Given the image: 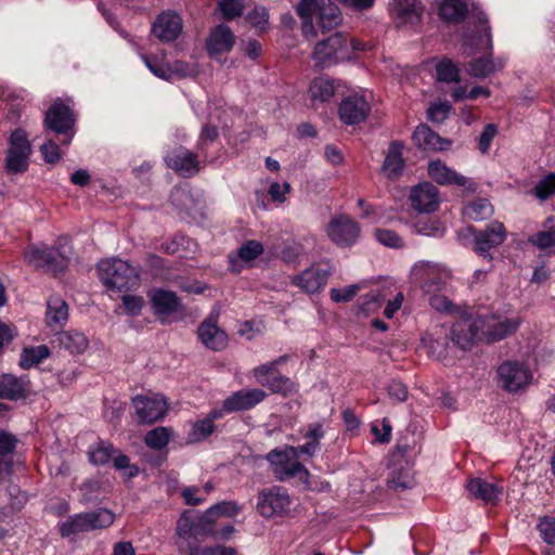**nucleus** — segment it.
Listing matches in <instances>:
<instances>
[{
    "label": "nucleus",
    "instance_id": "f257e3e1",
    "mask_svg": "<svg viewBox=\"0 0 555 555\" xmlns=\"http://www.w3.org/2000/svg\"><path fill=\"white\" fill-rule=\"evenodd\" d=\"M519 327L515 319H500L494 315H462L451 328V337L455 346L466 344L491 345L513 335Z\"/></svg>",
    "mask_w": 555,
    "mask_h": 555
},
{
    "label": "nucleus",
    "instance_id": "f03ea898",
    "mask_svg": "<svg viewBox=\"0 0 555 555\" xmlns=\"http://www.w3.org/2000/svg\"><path fill=\"white\" fill-rule=\"evenodd\" d=\"M99 279L105 288L113 293H128L140 285L135 267L120 258L101 260L98 263Z\"/></svg>",
    "mask_w": 555,
    "mask_h": 555
},
{
    "label": "nucleus",
    "instance_id": "7ed1b4c3",
    "mask_svg": "<svg viewBox=\"0 0 555 555\" xmlns=\"http://www.w3.org/2000/svg\"><path fill=\"white\" fill-rule=\"evenodd\" d=\"M59 238L53 246L31 244L25 253L26 261L37 271L59 275L64 273L70 262V256L65 250V244Z\"/></svg>",
    "mask_w": 555,
    "mask_h": 555
},
{
    "label": "nucleus",
    "instance_id": "20e7f679",
    "mask_svg": "<svg viewBox=\"0 0 555 555\" xmlns=\"http://www.w3.org/2000/svg\"><path fill=\"white\" fill-rule=\"evenodd\" d=\"M463 244L469 246L479 257L491 261L492 249L504 243L506 230L503 223L494 221L485 229L468 225L460 232Z\"/></svg>",
    "mask_w": 555,
    "mask_h": 555
},
{
    "label": "nucleus",
    "instance_id": "39448f33",
    "mask_svg": "<svg viewBox=\"0 0 555 555\" xmlns=\"http://www.w3.org/2000/svg\"><path fill=\"white\" fill-rule=\"evenodd\" d=\"M416 446L415 440L412 443L400 439L396 449L390 455L388 465L389 474L387 477L388 488L395 491H404L415 485L412 464L405 459V455Z\"/></svg>",
    "mask_w": 555,
    "mask_h": 555
},
{
    "label": "nucleus",
    "instance_id": "423d86ee",
    "mask_svg": "<svg viewBox=\"0 0 555 555\" xmlns=\"http://www.w3.org/2000/svg\"><path fill=\"white\" fill-rule=\"evenodd\" d=\"M312 57L315 65L321 68H328L340 62L351 59L349 37L336 31L314 47Z\"/></svg>",
    "mask_w": 555,
    "mask_h": 555
},
{
    "label": "nucleus",
    "instance_id": "0eeeda50",
    "mask_svg": "<svg viewBox=\"0 0 555 555\" xmlns=\"http://www.w3.org/2000/svg\"><path fill=\"white\" fill-rule=\"evenodd\" d=\"M461 51L465 56L493 50L491 26L485 12L475 15L473 27L463 30L461 35Z\"/></svg>",
    "mask_w": 555,
    "mask_h": 555
},
{
    "label": "nucleus",
    "instance_id": "6e6552de",
    "mask_svg": "<svg viewBox=\"0 0 555 555\" xmlns=\"http://www.w3.org/2000/svg\"><path fill=\"white\" fill-rule=\"evenodd\" d=\"M114 519L115 515L106 508L76 514L60 524V534L63 538H68L91 530L107 528L114 522Z\"/></svg>",
    "mask_w": 555,
    "mask_h": 555
},
{
    "label": "nucleus",
    "instance_id": "1a4fd4ad",
    "mask_svg": "<svg viewBox=\"0 0 555 555\" xmlns=\"http://www.w3.org/2000/svg\"><path fill=\"white\" fill-rule=\"evenodd\" d=\"M76 116L74 111L57 99L44 113L43 127L46 130L63 135L62 144H69L75 135Z\"/></svg>",
    "mask_w": 555,
    "mask_h": 555
},
{
    "label": "nucleus",
    "instance_id": "9d476101",
    "mask_svg": "<svg viewBox=\"0 0 555 555\" xmlns=\"http://www.w3.org/2000/svg\"><path fill=\"white\" fill-rule=\"evenodd\" d=\"M272 466L275 478L285 481L301 474L308 475L307 468L298 461V449L286 446L284 449H273L266 456Z\"/></svg>",
    "mask_w": 555,
    "mask_h": 555
},
{
    "label": "nucleus",
    "instance_id": "9b49d317",
    "mask_svg": "<svg viewBox=\"0 0 555 555\" xmlns=\"http://www.w3.org/2000/svg\"><path fill=\"white\" fill-rule=\"evenodd\" d=\"M498 383L508 392H516L528 386L533 375L524 363L506 361L498 367Z\"/></svg>",
    "mask_w": 555,
    "mask_h": 555
},
{
    "label": "nucleus",
    "instance_id": "f8f14e48",
    "mask_svg": "<svg viewBox=\"0 0 555 555\" xmlns=\"http://www.w3.org/2000/svg\"><path fill=\"white\" fill-rule=\"evenodd\" d=\"M291 506L287 490L273 486L258 493L257 511L262 517L271 518L285 514Z\"/></svg>",
    "mask_w": 555,
    "mask_h": 555
},
{
    "label": "nucleus",
    "instance_id": "ddd939ff",
    "mask_svg": "<svg viewBox=\"0 0 555 555\" xmlns=\"http://www.w3.org/2000/svg\"><path fill=\"white\" fill-rule=\"evenodd\" d=\"M360 224L347 215L333 217L327 227L328 238L338 247H350L354 245L360 235Z\"/></svg>",
    "mask_w": 555,
    "mask_h": 555
},
{
    "label": "nucleus",
    "instance_id": "4468645a",
    "mask_svg": "<svg viewBox=\"0 0 555 555\" xmlns=\"http://www.w3.org/2000/svg\"><path fill=\"white\" fill-rule=\"evenodd\" d=\"M371 109V104L364 95L349 94L339 103L338 117L347 126H357L369 117Z\"/></svg>",
    "mask_w": 555,
    "mask_h": 555
},
{
    "label": "nucleus",
    "instance_id": "2eb2a0df",
    "mask_svg": "<svg viewBox=\"0 0 555 555\" xmlns=\"http://www.w3.org/2000/svg\"><path fill=\"white\" fill-rule=\"evenodd\" d=\"M198 155L184 146H178L165 156V162L167 167L172 169L178 176L192 178L201 169Z\"/></svg>",
    "mask_w": 555,
    "mask_h": 555
},
{
    "label": "nucleus",
    "instance_id": "dca6fc26",
    "mask_svg": "<svg viewBox=\"0 0 555 555\" xmlns=\"http://www.w3.org/2000/svg\"><path fill=\"white\" fill-rule=\"evenodd\" d=\"M132 403L139 422L143 424H152L163 418L168 411V403L160 395L137 396L132 399Z\"/></svg>",
    "mask_w": 555,
    "mask_h": 555
},
{
    "label": "nucleus",
    "instance_id": "f3484780",
    "mask_svg": "<svg viewBox=\"0 0 555 555\" xmlns=\"http://www.w3.org/2000/svg\"><path fill=\"white\" fill-rule=\"evenodd\" d=\"M389 12L397 26H416L423 18L424 5L421 0H392Z\"/></svg>",
    "mask_w": 555,
    "mask_h": 555
},
{
    "label": "nucleus",
    "instance_id": "a211bd4d",
    "mask_svg": "<svg viewBox=\"0 0 555 555\" xmlns=\"http://www.w3.org/2000/svg\"><path fill=\"white\" fill-rule=\"evenodd\" d=\"M331 276V271L321 266H312L292 278V284L308 294L320 293Z\"/></svg>",
    "mask_w": 555,
    "mask_h": 555
},
{
    "label": "nucleus",
    "instance_id": "6ab92c4d",
    "mask_svg": "<svg viewBox=\"0 0 555 555\" xmlns=\"http://www.w3.org/2000/svg\"><path fill=\"white\" fill-rule=\"evenodd\" d=\"M412 207L420 212H434L439 207V191L430 182H421L410 193Z\"/></svg>",
    "mask_w": 555,
    "mask_h": 555
},
{
    "label": "nucleus",
    "instance_id": "aec40b11",
    "mask_svg": "<svg viewBox=\"0 0 555 555\" xmlns=\"http://www.w3.org/2000/svg\"><path fill=\"white\" fill-rule=\"evenodd\" d=\"M31 393V383L27 377L13 374H0V399L18 401L27 399Z\"/></svg>",
    "mask_w": 555,
    "mask_h": 555
},
{
    "label": "nucleus",
    "instance_id": "412c9836",
    "mask_svg": "<svg viewBox=\"0 0 555 555\" xmlns=\"http://www.w3.org/2000/svg\"><path fill=\"white\" fill-rule=\"evenodd\" d=\"M182 30V20L175 12H162L152 24V34L163 42L175 41Z\"/></svg>",
    "mask_w": 555,
    "mask_h": 555
},
{
    "label": "nucleus",
    "instance_id": "4be33fe9",
    "mask_svg": "<svg viewBox=\"0 0 555 555\" xmlns=\"http://www.w3.org/2000/svg\"><path fill=\"white\" fill-rule=\"evenodd\" d=\"M267 393L259 388H244L233 392L224 399V409L228 413L246 411L262 402Z\"/></svg>",
    "mask_w": 555,
    "mask_h": 555
},
{
    "label": "nucleus",
    "instance_id": "5701e85b",
    "mask_svg": "<svg viewBox=\"0 0 555 555\" xmlns=\"http://www.w3.org/2000/svg\"><path fill=\"white\" fill-rule=\"evenodd\" d=\"M234 44L235 36L225 24L215 26L206 39V50L211 57L230 52Z\"/></svg>",
    "mask_w": 555,
    "mask_h": 555
},
{
    "label": "nucleus",
    "instance_id": "b1692460",
    "mask_svg": "<svg viewBox=\"0 0 555 555\" xmlns=\"http://www.w3.org/2000/svg\"><path fill=\"white\" fill-rule=\"evenodd\" d=\"M219 315V310L212 309L197 327L198 339L205 347L223 345L228 341V334L218 325Z\"/></svg>",
    "mask_w": 555,
    "mask_h": 555
},
{
    "label": "nucleus",
    "instance_id": "393cba45",
    "mask_svg": "<svg viewBox=\"0 0 555 555\" xmlns=\"http://www.w3.org/2000/svg\"><path fill=\"white\" fill-rule=\"evenodd\" d=\"M412 141L415 146L424 151L442 152L451 146V141L440 137L426 124H420L413 134Z\"/></svg>",
    "mask_w": 555,
    "mask_h": 555
},
{
    "label": "nucleus",
    "instance_id": "a878e982",
    "mask_svg": "<svg viewBox=\"0 0 555 555\" xmlns=\"http://www.w3.org/2000/svg\"><path fill=\"white\" fill-rule=\"evenodd\" d=\"M469 9L465 0H442L438 3L437 15L448 26L462 24Z\"/></svg>",
    "mask_w": 555,
    "mask_h": 555
},
{
    "label": "nucleus",
    "instance_id": "bb28decb",
    "mask_svg": "<svg viewBox=\"0 0 555 555\" xmlns=\"http://www.w3.org/2000/svg\"><path fill=\"white\" fill-rule=\"evenodd\" d=\"M403 149L404 144L402 141L395 140L390 142L382 166V171L388 179H397L402 175L405 166L402 155Z\"/></svg>",
    "mask_w": 555,
    "mask_h": 555
},
{
    "label": "nucleus",
    "instance_id": "cd10ccee",
    "mask_svg": "<svg viewBox=\"0 0 555 555\" xmlns=\"http://www.w3.org/2000/svg\"><path fill=\"white\" fill-rule=\"evenodd\" d=\"M429 177L440 185L466 186L468 179L455 170L449 168L441 160H431L428 165Z\"/></svg>",
    "mask_w": 555,
    "mask_h": 555
},
{
    "label": "nucleus",
    "instance_id": "c85d7f7f",
    "mask_svg": "<svg viewBox=\"0 0 555 555\" xmlns=\"http://www.w3.org/2000/svg\"><path fill=\"white\" fill-rule=\"evenodd\" d=\"M469 494L474 499H480L487 504L495 505L502 495V488L490 483L481 478H473L466 486Z\"/></svg>",
    "mask_w": 555,
    "mask_h": 555
},
{
    "label": "nucleus",
    "instance_id": "c756f323",
    "mask_svg": "<svg viewBox=\"0 0 555 555\" xmlns=\"http://www.w3.org/2000/svg\"><path fill=\"white\" fill-rule=\"evenodd\" d=\"M155 314L169 315L181 307V300L172 291L156 289L151 297Z\"/></svg>",
    "mask_w": 555,
    "mask_h": 555
},
{
    "label": "nucleus",
    "instance_id": "7c9ffc66",
    "mask_svg": "<svg viewBox=\"0 0 555 555\" xmlns=\"http://www.w3.org/2000/svg\"><path fill=\"white\" fill-rule=\"evenodd\" d=\"M324 0H300L296 7V13L302 20V35L309 39L317 36V29L313 24V15L319 10Z\"/></svg>",
    "mask_w": 555,
    "mask_h": 555
},
{
    "label": "nucleus",
    "instance_id": "2f4dec72",
    "mask_svg": "<svg viewBox=\"0 0 555 555\" xmlns=\"http://www.w3.org/2000/svg\"><path fill=\"white\" fill-rule=\"evenodd\" d=\"M416 274L420 286L426 294L440 292L446 284L442 273L435 267H423Z\"/></svg>",
    "mask_w": 555,
    "mask_h": 555
},
{
    "label": "nucleus",
    "instance_id": "473e14b6",
    "mask_svg": "<svg viewBox=\"0 0 555 555\" xmlns=\"http://www.w3.org/2000/svg\"><path fill=\"white\" fill-rule=\"evenodd\" d=\"M214 146H220L219 129L215 125L205 124L199 133L196 150L204 160H210L209 151Z\"/></svg>",
    "mask_w": 555,
    "mask_h": 555
},
{
    "label": "nucleus",
    "instance_id": "72a5a7b5",
    "mask_svg": "<svg viewBox=\"0 0 555 555\" xmlns=\"http://www.w3.org/2000/svg\"><path fill=\"white\" fill-rule=\"evenodd\" d=\"M341 21V11L336 4L331 1L327 4L322 3L318 13V26L323 33L334 29Z\"/></svg>",
    "mask_w": 555,
    "mask_h": 555
},
{
    "label": "nucleus",
    "instance_id": "f704fd0d",
    "mask_svg": "<svg viewBox=\"0 0 555 555\" xmlns=\"http://www.w3.org/2000/svg\"><path fill=\"white\" fill-rule=\"evenodd\" d=\"M463 215L469 220L482 221L493 215V206L487 198H477L464 207Z\"/></svg>",
    "mask_w": 555,
    "mask_h": 555
},
{
    "label": "nucleus",
    "instance_id": "c9c22d12",
    "mask_svg": "<svg viewBox=\"0 0 555 555\" xmlns=\"http://www.w3.org/2000/svg\"><path fill=\"white\" fill-rule=\"evenodd\" d=\"M68 318V306L61 298H50L48 300L46 319L50 326H61Z\"/></svg>",
    "mask_w": 555,
    "mask_h": 555
},
{
    "label": "nucleus",
    "instance_id": "e433bc0d",
    "mask_svg": "<svg viewBox=\"0 0 555 555\" xmlns=\"http://www.w3.org/2000/svg\"><path fill=\"white\" fill-rule=\"evenodd\" d=\"M8 151L31 156L33 145L25 129L18 127L11 132Z\"/></svg>",
    "mask_w": 555,
    "mask_h": 555
},
{
    "label": "nucleus",
    "instance_id": "4c0bfd02",
    "mask_svg": "<svg viewBox=\"0 0 555 555\" xmlns=\"http://www.w3.org/2000/svg\"><path fill=\"white\" fill-rule=\"evenodd\" d=\"M311 98L321 102L330 101L335 92V81L330 78H315L310 86Z\"/></svg>",
    "mask_w": 555,
    "mask_h": 555
},
{
    "label": "nucleus",
    "instance_id": "58836bf2",
    "mask_svg": "<svg viewBox=\"0 0 555 555\" xmlns=\"http://www.w3.org/2000/svg\"><path fill=\"white\" fill-rule=\"evenodd\" d=\"M30 156L7 150L4 159V171L9 176L24 173L29 168Z\"/></svg>",
    "mask_w": 555,
    "mask_h": 555
},
{
    "label": "nucleus",
    "instance_id": "ea45409f",
    "mask_svg": "<svg viewBox=\"0 0 555 555\" xmlns=\"http://www.w3.org/2000/svg\"><path fill=\"white\" fill-rule=\"evenodd\" d=\"M437 80L446 83L459 82L460 68L459 66L448 57H443L435 66Z\"/></svg>",
    "mask_w": 555,
    "mask_h": 555
},
{
    "label": "nucleus",
    "instance_id": "a19ab883",
    "mask_svg": "<svg viewBox=\"0 0 555 555\" xmlns=\"http://www.w3.org/2000/svg\"><path fill=\"white\" fill-rule=\"evenodd\" d=\"M245 20L258 35H262L269 29V10L263 5H255L246 14Z\"/></svg>",
    "mask_w": 555,
    "mask_h": 555
},
{
    "label": "nucleus",
    "instance_id": "79ce46f5",
    "mask_svg": "<svg viewBox=\"0 0 555 555\" xmlns=\"http://www.w3.org/2000/svg\"><path fill=\"white\" fill-rule=\"evenodd\" d=\"M486 55L475 57L467 64V73L475 78L483 79L493 74V67H491V55L490 52H485Z\"/></svg>",
    "mask_w": 555,
    "mask_h": 555
},
{
    "label": "nucleus",
    "instance_id": "37998d69",
    "mask_svg": "<svg viewBox=\"0 0 555 555\" xmlns=\"http://www.w3.org/2000/svg\"><path fill=\"white\" fill-rule=\"evenodd\" d=\"M323 428L320 423H314L310 425L306 434V438L308 439V441L305 444L297 448L298 456L300 454H307L309 456L313 455L320 444V439L323 437Z\"/></svg>",
    "mask_w": 555,
    "mask_h": 555
},
{
    "label": "nucleus",
    "instance_id": "c03bdc74",
    "mask_svg": "<svg viewBox=\"0 0 555 555\" xmlns=\"http://www.w3.org/2000/svg\"><path fill=\"white\" fill-rule=\"evenodd\" d=\"M50 357V349H23L18 365L23 370H29L39 365Z\"/></svg>",
    "mask_w": 555,
    "mask_h": 555
},
{
    "label": "nucleus",
    "instance_id": "a18cd8bd",
    "mask_svg": "<svg viewBox=\"0 0 555 555\" xmlns=\"http://www.w3.org/2000/svg\"><path fill=\"white\" fill-rule=\"evenodd\" d=\"M217 517L211 507L199 516L197 521H195L196 540L214 534V525Z\"/></svg>",
    "mask_w": 555,
    "mask_h": 555
},
{
    "label": "nucleus",
    "instance_id": "49530a36",
    "mask_svg": "<svg viewBox=\"0 0 555 555\" xmlns=\"http://www.w3.org/2000/svg\"><path fill=\"white\" fill-rule=\"evenodd\" d=\"M217 7L222 20L227 22L241 17L245 9L242 0H219Z\"/></svg>",
    "mask_w": 555,
    "mask_h": 555
},
{
    "label": "nucleus",
    "instance_id": "de8ad7c7",
    "mask_svg": "<svg viewBox=\"0 0 555 555\" xmlns=\"http://www.w3.org/2000/svg\"><path fill=\"white\" fill-rule=\"evenodd\" d=\"M170 439V429L167 427H156L150 430L144 438L147 447L154 450L164 449Z\"/></svg>",
    "mask_w": 555,
    "mask_h": 555
},
{
    "label": "nucleus",
    "instance_id": "09e8293b",
    "mask_svg": "<svg viewBox=\"0 0 555 555\" xmlns=\"http://www.w3.org/2000/svg\"><path fill=\"white\" fill-rule=\"evenodd\" d=\"M263 245L257 240H248L237 249L236 258L243 262L256 260L263 253Z\"/></svg>",
    "mask_w": 555,
    "mask_h": 555
},
{
    "label": "nucleus",
    "instance_id": "8fccbe9b",
    "mask_svg": "<svg viewBox=\"0 0 555 555\" xmlns=\"http://www.w3.org/2000/svg\"><path fill=\"white\" fill-rule=\"evenodd\" d=\"M374 237L378 243L389 248L399 249L404 246L403 238L396 231L390 229H376L374 231Z\"/></svg>",
    "mask_w": 555,
    "mask_h": 555
},
{
    "label": "nucleus",
    "instance_id": "3c124183",
    "mask_svg": "<svg viewBox=\"0 0 555 555\" xmlns=\"http://www.w3.org/2000/svg\"><path fill=\"white\" fill-rule=\"evenodd\" d=\"M59 347H88L87 336L77 330L62 332L57 335Z\"/></svg>",
    "mask_w": 555,
    "mask_h": 555
},
{
    "label": "nucleus",
    "instance_id": "603ef678",
    "mask_svg": "<svg viewBox=\"0 0 555 555\" xmlns=\"http://www.w3.org/2000/svg\"><path fill=\"white\" fill-rule=\"evenodd\" d=\"M216 429V425L210 423V420L206 417L196 421L192 425V429L189 434V442H198L209 437Z\"/></svg>",
    "mask_w": 555,
    "mask_h": 555
},
{
    "label": "nucleus",
    "instance_id": "864d4df0",
    "mask_svg": "<svg viewBox=\"0 0 555 555\" xmlns=\"http://www.w3.org/2000/svg\"><path fill=\"white\" fill-rule=\"evenodd\" d=\"M117 453L111 443L100 442L98 447L89 452L90 462L94 465H105Z\"/></svg>",
    "mask_w": 555,
    "mask_h": 555
},
{
    "label": "nucleus",
    "instance_id": "5fc2aeb1",
    "mask_svg": "<svg viewBox=\"0 0 555 555\" xmlns=\"http://www.w3.org/2000/svg\"><path fill=\"white\" fill-rule=\"evenodd\" d=\"M261 383L268 386L272 392L282 393L283 396H287L295 390V384L286 376L268 377L266 382Z\"/></svg>",
    "mask_w": 555,
    "mask_h": 555
},
{
    "label": "nucleus",
    "instance_id": "6e6d98bb",
    "mask_svg": "<svg viewBox=\"0 0 555 555\" xmlns=\"http://www.w3.org/2000/svg\"><path fill=\"white\" fill-rule=\"evenodd\" d=\"M534 195L541 199L546 201L555 194V173L551 172L541 178L533 189Z\"/></svg>",
    "mask_w": 555,
    "mask_h": 555
},
{
    "label": "nucleus",
    "instance_id": "4d7b16f0",
    "mask_svg": "<svg viewBox=\"0 0 555 555\" xmlns=\"http://www.w3.org/2000/svg\"><path fill=\"white\" fill-rule=\"evenodd\" d=\"M191 238L182 233H177L173 237L167 242H164L159 249L167 255H175L180 249H189Z\"/></svg>",
    "mask_w": 555,
    "mask_h": 555
},
{
    "label": "nucleus",
    "instance_id": "13d9d810",
    "mask_svg": "<svg viewBox=\"0 0 555 555\" xmlns=\"http://www.w3.org/2000/svg\"><path fill=\"white\" fill-rule=\"evenodd\" d=\"M142 60L146 67L158 78L169 80L170 73L169 70L162 64L160 60L157 55L153 54H142Z\"/></svg>",
    "mask_w": 555,
    "mask_h": 555
},
{
    "label": "nucleus",
    "instance_id": "bf43d9fd",
    "mask_svg": "<svg viewBox=\"0 0 555 555\" xmlns=\"http://www.w3.org/2000/svg\"><path fill=\"white\" fill-rule=\"evenodd\" d=\"M451 108V104L447 101L433 103L427 109V118L433 122H442L449 117Z\"/></svg>",
    "mask_w": 555,
    "mask_h": 555
},
{
    "label": "nucleus",
    "instance_id": "052dcab7",
    "mask_svg": "<svg viewBox=\"0 0 555 555\" xmlns=\"http://www.w3.org/2000/svg\"><path fill=\"white\" fill-rule=\"evenodd\" d=\"M189 555H237V553L231 546L215 545L208 547L191 546Z\"/></svg>",
    "mask_w": 555,
    "mask_h": 555
},
{
    "label": "nucleus",
    "instance_id": "680f3d73",
    "mask_svg": "<svg viewBox=\"0 0 555 555\" xmlns=\"http://www.w3.org/2000/svg\"><path fill=\"white\" fill-rule=\"evenodd\" d=\"M542 539L550 545H555V518L544 516L538 524Z\"/></svg>",
    "mask_w": 555,
    "mask_h": 555
},
{
    "label": "nucleus",
    "instance_id": "e2e57ef3",
    "mask_svg": "<svg viewBox=\"0 0 555 555\" xmlns=\"http://www.w3.org/2000/svg\"><path fill=\"white\" fill-rule=\"evenodd\" d=\"M498 133V126L495 124H487L478 139V149L481 153H487L492 144L494 137Z\"/></svg>",
    "mask_w": 555,
    "mask_h": 555
},
{
    "label": "nucleus",
    "instance_id": "0e129e2a",
    "mask_svg": "<svg viewBox=\"0 0 555 555\" xmlns=\"http://www.w3.org/2000/svg\"><path fill=\"white\" fill-rule=\"evenodd\" d=\"M177 533L180 537L195 538V521L192 519V512L186 511L182 513L177 524Z\"/></svg>",
    "mask_w": 555,
    "mask_h": 555
},
{
    "label": "nucleus",
    "instance_id": "69168bd1",
    "mask_svg": "<svg viewBox=\"0 0 555 555\" xmlns=\"http://www.w3.org/2000/svg\"><path fill=\"white\" fill-rule=\"evenodd\" d=\"M40 153L47 164H56L61 158L60 147L52 139L40 146Z\"/></svg>",
    "mask_w": 555,
    "mask_h": 555
},
{
    "label": "nucleus",
    "instance_id": "338daca9",
    "mask_svg": "<svg viewBox=\"0 0 555 555\" xmlns=\"http://www.w3.org/2000/svg\"><path fill=\"white\" fill-rule=\"evenodd\" d=\"M415 229L422 235L436 236L440 233V223L430 217H425L417 220Z\"/></svg>",
    "mask_w": 555,
    "mask_h": 555
},
{
    "label": "nucleus",
    "instance_id": "774afa93",
    "mask_svg": "<svg viewBox=\"0 0 555 555\" xmlns=\"http://www.w3.org/2000/svg\"><path fill=\"white\" fill-rule=\"evenodd\" d=\"M144 264L153 275H160L167 269L165 258L153 253L146 255Z\"/></svg>",
    "mask_w": 555,
    "mask_h": 555
}]
</instances>
